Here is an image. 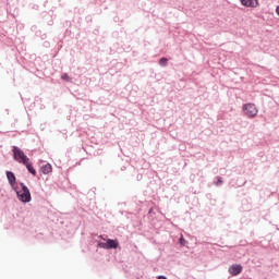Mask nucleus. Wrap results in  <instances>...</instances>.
<instances>
[{
    "mask_svg": "<svg viewBox=\"0 0 279 279\" xmlns=\"http://www.w3.org/2000/svg\"><path fill=\"white\" fill-rule=\"evenodd\" d=\"M242 111L247 119H256L259 113L257 106L252 102L244 104L242 106Z\"/></svg>",
    "mask_w": 279,
    "mask_h": 279,
    "instance_id": "1",
    "label": "nucleus"
},
{
    "mask_svg": "<svg viewBox=\"0 0 279 279\" xmlns=\"http://www.w3.org/2000/svg\"><path fill=\"white\" fill-rule=\"evenodd\" d=\"M13 159L22 165L27 163L31 159L25 155V153L17 146L13 147Z\"/></svg>",
    "mask_w": 279,
    "mask_h": 279,
    "instance_id": "3",
    "label": "nucleus"
},
{
    "mask_svg": "<svg viewBox=\"0 0 279 279\" xmlns=\"http://www.w3.org/2000/svg\"><path fill=\"white\" fill-rule=\"evenodd\" d=\"M228 271L232 277H236L242 274L243 266L239 264H233L229 267Z\"/></svg>",
    "mask_w": 279,
    "mask_h": 279,
    "instance_id": "5",
    "label": "nucleus"
},
{
    "mask_svg": "<svg viewBox=\"0 0 279 279\" xmlns=\"http://www.w3.org/2000/svg\"><path fill=\"white\" fill-rule=\"evenodd\" d=\"M61 78H62L63 81H68V80H69V75H68V74H63V75L61 76Z\"/></svg>",
    "mask_w": 279,
    "mask_h": 279,
    "instance_id": "12",
    "label": "nucleus"
},
{
    "mask_svg": "<svg viewBox=\"0 0 279 279\" xmlns=\"http://www.w3.org/2000/svg\"><path fill=\"white\" fill-rule=\"evenodd\" d=\"M17 198L22 203H29L32 201V194L29 189L24 184L21 183V190L16 192Z\"/></svg>",
    "mask_w": 279,
    "mask_h": 279,
    "instance_id": "2",
    "label": "nucleus"
},
{
    "mask_svg": "<svg viewBox=\"0 0 279 279\" xmlns=\"http://www.w3.org/2000/svg\"><path fill=\"white\" fill-rule=\"evenodd\" d=\"M158 279H168L166 276H159Z\"/></svg>",
    "mask_w": 279,
    "mask_h": 279,
    "instance_id": "13",
    "label": "nucleus"
},
{
    "mask_svg": "<svg viewBox=\"0 0 279 279\" xmlns=\"http://www.w3.org/2000/svg\"><path fill=\"white\" fill-rule=\"evenodd\" d=\"M7 179H8V181H9L11 186L15 185L16 177H15V174L13 172L7 171Z\"/></svg>",
    "mask_w": 279,
    "mask_h": 279,
    "instance_id": "8",
    "label": "nucleus"
},
{
    "mask_svg": "<svg viewBox=\"0 0 279 279\" xmlns=\"http://www.w3.org/2000/svg\"><path fill=\"white\" fill-rule=\"evenodd\" d=\"M244 8H258L259 0H240Z\"/></svg>",
    "mask_w": 279,
    "mask_h": 279,
    "instance_id": "6",
    "label": "nucleus"
},
{
    "mask_svg": "<svg viewBox=\"0 0 279 279\" xmlns=\"http://www.w3.org/2000/svg\"><path fill=\"white\" fill-rule=\"evenodd\" d=\"M180 244H181L182 246H185V239H184L183 235H181V238H180Z\"/></svg>",
    "mask_w": 279,
    "mask_h": 279,
    "instance_id": "11",
    "label": "nucleus"
},
{
    "mask_svg": "<svg viewBox=\"0 0 279 279\" xmlns=\"http://www.w3.org/2000/svg\"><path fill=\"white\" fill-rule=\"evenodd\" d=\"M119 245V241L113 239H108L105 243H99V246L104 250H117Z\"/></svg>",
    "mask_w": 279,
    "mask_h": 279,
    "instance_id": "4",
    "label": "nucleus"
},
{
    "mask_svg": "<svg viewBox=\"0 0 279 279\" xmlns=\"http://www.w3.org/2000/svg\"><path fill=\"white\" fill-rule=\"evenodd\" d=\"M168 62H169V60H168L167 58H161V59L159 60V65H160V66H167V65H168Z\"/></svg>",
    "mask_w": 279,
    "mask_h": 279,
    "instance_id": "10",
    "label": "nucleus"
},
{
    "mask_svg": "<svg viewBox=\"0 0 279 279\" xmlns=\"http://www.w3.org/2000/svg\"><path fill=\"white\" fill-rule=\"evenodd\" d=\"M23 166H25V168L27 169V171L36 177L37 175V171L35 170V168L33 167V165L31 163V160L27 161V163H24Z\"/></svg>",
    "mask_w": 279,
    "mask_h": 279,
    "instance_id": "9",
    "label": "nucleus"
},
{
    "mask_svg": "<svg viewBox=\"0 0 279 279\" xmlns=\"http://www.w3.org/2000/svg\"><path fill=\"white\" fill-rule=\"evenodd\" d=\"M40 171L45 175L50 174L52 172L51 163H46V165L41 166Z\"/></svg>",
    "mask_w": 279,
    "mask_h": 279,
    "instance_id": "7",
    "label": "nucleus"
},
{
    "mask_svg": "<svg viewBox=\"0 0 279 279\" xmlns=\"http://www.w3.org/2000/svg\"><path fill=\"white\" fill-rule=\"evenodd\" d=\"M276 12H277V14L279 16V7L276 8Z\"/></svg>",
    "mask_w": 279,
    "mask_h": 279,
    "instance_id": "15",
    "label": "nucleus"
},
{
    "mask_svg": "<svg viewBox=\"0 0 279 279\" xmlns=\"http://www.w3.org/2000/svg\"><path fill=\"white\" fill-rule=\"evenodd\" d=\"M218 184H222L221 178H218Z\"/></svg>",
    "mask_w": 279,
    "mask_h": 279,
    "instance_id": "14",
    "label": "nucleus"
}]
</instances>
